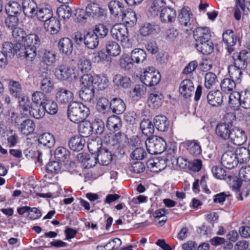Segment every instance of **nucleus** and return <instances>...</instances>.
Masks as SVG:
<instances>
[{"label":"nucleus","instance_id":"obj_20","mask_svg":"<svg viewBox=\"0 0 250 250\" xmlns=\"http://www.w3.org/2000/svg\"><path fill=\"white\" fill-rule=\"evenodd\" d=\"M24 15L29 18H34L37 11L38 6L34 0H24L22 3Z\"/></svg>","mask_w":250,"mask_h":250},{"label":"nucleus","instance_id":"obj_59","mask_svg":"<svg viewBox=\"0 0 250 250\" xmlns=\"http://www.w3.org/2000/svg\"><path fill=\"white\" fill-rule=\"evenodd\" d=\"M241 93L234 92L230 94L229 96V104L231 107L235 108L241 106Z\"/></svg>","mask_w":250,"mask_h":250},{"label":"nucleus","instance_id":"obj_56","mask_svg":"<svg viewBox=\"0 0 250 250\" xmlns=\"http://www.w3.org/2000/svg\"><path fill=\"white\" fill-rule=\"evenodd\" d=\"M19 103L20 108L21 111L24 112L29 113L30 110H31L32 105H31V103L29 99V97L26 95H23L20 99H19Z\"/></svg>","mask_w":250,"mask_h":250},{"label":"nucleus","instance_id":"obj_24","mask_svg":"<svg viewBox=\"0 0 250 250\" xmlns=\"http://www.w3.org/2000/svg\"><path fill=\"white\" fill-rule=\"evenodd\" d=\"M106 126L110 132L115 133L119 131L122 127V120L117 115H112L107 118Z\"/></svg>","mask_w":250,"mask_h":250},{"label":"nucleus","instance_id":"obj_47","mask_svg":"<svg viewBox=\"0 0 250 250\" xmlns=\"http://www.w3.org/2000/svg\"><path fill=\"white\" fill-rule=\"evenodd\" d=\"M158 28V25L155 23L146 22L141 27L139 31L141 35L146 36L153 34Z\"/></svg>","mask_w":250,"mask_h":250},{"label":"nucleus","instance_id":"obj_19","mask_svg":"<svg viewBox=\"0 0 250 250\" xmlns=\"http://www.w3.org/2000/svg\"><path fill=\"white\" fill-rule=\"evenodd\" d=\"M208 103L212 106H220L223 102V93L219 90H212L207 95Z\"/></svg>","mask_w":250,"mask_h":250},{"label":"nucleus","instance_id":"obj_15","mask_svg":"<svg viewBox=\"0 0 250 250\" xmlns=\"http://www.w3.org/2000/svg\"><path fill=\"white\" fill-rule=\"evenodd\" d=\"M164 96L159 91H156V88L150 90L147 103L149 106L153 108H158L161 106Z\"/></svg>","mask_w":250,"mask_h":250},{"label":"nucleus","instance_id":"obj_63","mask_svg":"<svg viewBox=\"0 0 250 250\" xmlns=\"http://www.w3.org/2000/svg\"><path fill=\"white\" fill-rule=\"evenodd\" d=\"M121 18L123 21L128 23L134 24L137 22L136 13L132 10L126 11L125 9Z\"/></svg>","mask_w":250,"mask_h":250},{"label":"nucleus","instance_id":"obj_54","mask_svg":"<svg viewBox=\"0 0 250 250\" xmlns=\"http://www.w3.org/2000/svg\"><path fill=\"white\" fill-rule=\"evenodd\" d=\"M62 164L56 161L49 162L46 166V171L49 174H56L61 172Z\"/></svg>","mask_w":250,"mask_h":250},{"label":"nucleus","instance_id":"obj_29","mask_svg":"<svg viewBox=\"0 0 250 250\" xmlns=\"http://www.w3.org/2000/svg\"><path fill=\"white\" fill-rule=\"evenodd\" d=\"M238 164L247 163L250 159V150L246 147H239L234 149Z\"/></svg>","mask_w":250,"mask_h":250},{"label":"nucleus","instance_id":"obj_14","mask_svg":"<svg viewBox=\"0 0 250 250\" xmlns=\"http://www.w3.org/2000/svg\"><path fill=\"white\" fill-rule=\"evenodd\" d=\"M193 35L196 43H200L204 41L211 40V33L209 27H200L193 31Z\"/></svg>","mask_w":250,"mask_h":250},{"label":"nucleus","instance_id":"obj_61","mask_svg":"<svg viewBox=\"0 0 250 250\" xmlns=\"http://www.w3.org/2000/svg\"><path fill=\"white\" fill-rule=\"evenodd\" d=\"M59 18L64 20L68 19L72 15L71 8L68 5H62L57 10Z\"/></svg>","mask_w":250,"mask_h":250},{"label":"nucleus","instance_id":"obj_55","mask_svg":"<svg viewBox=\"0 0 250 250\" xmlns=\"http://www.w3.org/2000/svg\"><path fill=\"white\" fill-rule=\"evenodd\" d=\"M109 32V29L104 24H98L95 26L93 32L99 38L105 37Z\"/></svg>","mask_w":250,"mask_h":250},{"label":"nucleus","instance_id":"obj_43","mask_svg":"<svg viewBox=\"0 0 250 250\" xmlns=\"http://www.w3.org/2000/svg\"><path fill=\"white\" fill-rule=\"evenodd\" d=\"M55 76L60 80H65L72 75V70L68 67L60 66L55 70Z\"/></svg>","mask_w":250,"mask_h":250},{"label":"nucleus","instance_id":"obj_27","mask_svg":"<svg viewBox=\"0 0 250 250\" xmlns=\"http://www.w3.org/2000/svg\"><path fill=\"white\" fill-rule=\"evenodd\" d=\"M159 15L160 18L163 22L171 23L176 19V12L174 9L166 6L163 8Z\"/></svg>","mask_w":250,"mask_h":250},{"label":"nucleus","instance_id":"obj_37","mask_svg":"<svg viewBox=\"0 0 250 250\" xmlns=\"http://www.w3.org/2000/svg\"><path fill=\"white\" fill-rule=\"evenodd\" d=\"M86 12L88 17L98 18L104 14L103 9L96 3H91L86 7Z\"/></svg>","mask_w":250,"mask_h":250},{"label":"nucleus","instance_id":"obj_33","mask_svg":"<svg viewBox=\"0 0 250 250\" xmlns=\"http://www.w3.org/2000/svg\"><path fill=\"white\" fill-rule=\"evenodd\" d=\"M155 127L160 131H167L169 127V122L167 117L164 115H157L153 120Z\"/></svg>","mask_w":250,"mask_h":250},{"label":"nucleus","instance_id":"obj_35","mask_svg":"<svg viewBox=\"0 0 250 250\" xmlns=\"http://www.w3.org/2000/svg\"><path fill=\"white\" fill-rule=\"evenodd\" d=\"M99 39L93 32H87L85 34L84 45L89 49H95L99 45Z\"/></svg>","mask_w":250,"mask_h":250},{"label":"nucleus","instance_id":"obj_2","mask_svg":"<svg viewBox=\"0 0 250 250\" xmlns=\"http://www.w3.org/2000/svg\"><path fill=\"white\" fill-rule=\"evenodd\" d=\"M235 115L232 112L227 113L224 117V122L218 123L215 127V132L218 138L223 140H229L233 128V122Z\"/></svg>","mask_w":250,"mask_h":250},{"label":"nucleus","instance_id":"obj_34","mask_svg":"<svg viewBox=\"0 0 250 250\" xmlns=\"http://www.w3.org/2000/svg\"><path fill=\"white\" fill-rule=\"evenodd\" d=\"M85 140L79 135L72 137L68 143L69 148L73 151H80L83 149L85 144Z\"/></svg>","mask_w":250,"mask_h":250},{"label":"nucleus","instance_id":"obj_5","mask_svg":"<svg viewBox=\"0 0 250 250\" xmlns=\"http://www.w3.org/2000/svg\"><path fill=\"white\" fill-rule=\"evenodd\" d=\"M145 144L148 152L151 154L162 153L166 150L167 146L165 140L157 136L148 137Z\"/></svg>","mask_w":250,"mask_h":250},{"label":"nucleus","instance_id":"obj_38","mask_svg":"<svg viewBox=\"0 0 250 250\" xmlns=\"http://www.w3.org/2000/svg\"><path fill=\"white\" fill-rule=\"evenodd\" d=\"M95 87H82L79 91L80 98L83 101L90 102L94 97Z\"/></svg>","mask_w":250,"mask_h":250},{"label":"nucleus","instance_id":"obj_26","mask_svg":"<svg viewBox=\"0 0 250 250\" xmlns=\"http://www.w3.org/2000/svg\"><path fill=\"white\" fill-rule=\"evenodd\" d=\"M185 144L188 152L192 156L197 157L201 155V146L197 140L187 141Z\"/></svg>","mask_w":250,"mask_h":250},{"label":"nucleus","instance_id":"obj_18","mask_svg":"<svg viewBox=\"0 0 250 250\" xmlns=\"http://www.w3.org/2000/svg\"><path fill=\"white\" fill-rule=\"evenodd\" d=\"M73 99V93L64 87H59L56 93L57 101L61 104H66Z\"/></svg>","mask_w":250,"mask_h":250},{"label":"nucleus","instance_id":"obj_41","mask_svg":"<svg viewBox=\"0 0 250 250\" xmlns=\"http://www.w3.org/2000/svg\"><path fill=\"white\" fill-rule=\"evenodd\" d=\"M154 125L149 119H143L140 124V128L142 133L146 136L150 137L154 132Z\"/></svg>","mask_w":250,"mask_h":250},{"label":"nucleus","instance_id":"obj_39","mask_svg":"<svg viewBox=\"0 0 250 250\" xmlns=\"http://www.w3.org/2000/svg\"><path fill=\"white\" fill-rule=\"evenodd\" d=\"M195 47L197 50L205 55L210 54L214 49V45L211 40L204 41L199 43H195Z\"/></svg>","mask_w":250,"mask_h":250},{"label":"nucleus","instance_id":"obj_21","mask_svg":"<svg viewBox=\"0 0 250 250\" xmlns=\"http://www.w3.org/2000/svg\"><path fill=\"white\" fill-rule=\"evenodd\" d=\"M246 68H241L240 66L234 64L229 65L228 69L230 77L233 79L237 83H240L242 80L243 70Z\"/></svg>","mask_w":250,"mask_h":250},{"label":"nucleus","instance_id":"obj_23","mask_svg":"<svg viewBox=\"0 0 250 250\" xmlns=\"http://www.w3.org/2000/svg\"><path fill=\"white\" fill-rule=\"evenodd\" d=\"M194 87L192 82L189 79L182 81L179 86V92L185 98L190 97L193 94Z\"/></svg>","mask_w":250,"mask_h":250},{"label":"nucleus","instance_id":"obj_46","mask_svg":"<svg viewBox=\"0 0 250 250\" xmlns=\"http://www.w3.org/2000/svg\"><path fill=\"white\" fill-rule=\"evenodd\" d=\"M5 11L8 15L19 16L21 12V8L19 3L13 1L8 3L5 6Z\"/></svg>","mask_w":250,"mask_h":250},{"label":"nucleus","instance_id":"obj_32","mask_svg":"<svg viewBox=\"0 0 250 250\" xmlns=\"http://www.w3.org/2000/svg\"><path fill=\"white\" fill-rule=\"evenodd\" d=\"M46 30L51 34H56L60 28V22L56 17L53 16L44 22Z\"/></svg>","mask_w":250,"mask_h":250},{"label":"nucleus","instance_id":"obj_44","mask_svg":"<svg viewBox=\"0 0 250 250\" xmlns=\"http://www.w3.org/2000/svg\"><path fill=\"white\" fill-rule=\"evenodd\" d=\"M56 54L53 52L45 50L42 57V62L43 63V65L41 64V66L45 67L52 65L56 61Z\"/></svg>","mask_w":250,"mask_h":250},{"label":"nucleus","instance_id":"obj_51","mask_svg":"<svg viewBox=\"0 0 250 250\" xmlns=\"http://www.w3.org/2000/svg\"><path fill=\"white\" fill-rule=\"evenodd\" d=\"M236 83H237L230 77L224 79L221 82L220 86L222 91L229 92L235 88Z\"/></svg>","mask_w":250,"mask_h":250},{"label":"nucleus","instance_id":"obj_45","mask_svg":"<svg viewBox=\"0 0 250 250\" xmlns=\"http://www.w3.org/2000/svg\"><path fill=\"white\" fill-rule=\"evenodd\" d=\"M39 143L48 148L53 147L55 143L53 136L49 133H44L42 134L39 139Z\"/></svg>","mask_w":250,"mask_h":250},{"label":"nucleus","instance_id":"obj_49","mask_svg":"<svg viewBox=\"0 0 250 250\" xmlns=\"http://www.w3.org/2000/svg\"><path fill=\"white\" fill-rule=\"evenodd\" d=\"M10 92L16 98L20 99L22 95V88L18 82L10 81L9 83Z\"/></svg>","mask_w":250,"mask_h":250},{"label":"nucleus","instance_id":"obj_11","mask_svg":"<svg viewBox=\"0 0 250 250\" xmlns=\"http://www.w3.org/2000/svg\"><path fill=\"white\" fill-rule=\"evenodd\" d=\"M232 58L234 64L240 67L247 68L248 64L250 63V50L244 49L240 52L234 53Z\"/></svg>","mask_w":250,"mask_h":250},{"label":"nucleus","instance_id":"obj_9","mask_svg":"<svg viewBox=\"0 0 250 250\" xmlns=\"http://www.w3.org/2000/svg\"><path fill=\"white\" fill-rule=\"evenodd\" d=\"M111 34L112 38L120 41L122 45L128 47L129 39L128 29L124 25H115L112 28Z\"/></svg>","mask_w":250,"mask_h":250},{"label":"nucleus","instance_id":"obj_28","mask_svg":"<svg viewBox=\"0 0 250 250\" xmlns=\"http://www.w3.org/2000/svg\"><path fill=\"white\" fill-rule=\"evenodd\" d=\"M53 16L52 8L49 5H45L40 8H38L36 13L37 18L45 22L48 19Z\"/></svg>","mask_w":250,"mask_h":250},{"label":"nucleus","instance_id":"obj_10","mask_svg":"<svg viewBox=\"0 0 250 250\" xmlns=\"http://www.w3.org/2000/svg\"><path fill=\"white\" fill-rule=\"evenodd\" d=\"M21 117L18 116L15 119V123L18 126L19 130L22 134L26 136L33 133L35 128V125L33 121L30 119L21 121Z\"/></svg>","mask_w":250,"mask_h":250},{"label":"nucleus","instance_id":"obj_58","mask_svg":"<svg viewBox=\"0 0 250 250\" xmlns=\"http://www.w3.org/2000/svg\"><path fill=\"white\" fill-rule=\"evenodd\" d=\"M45 113L43 105L33 104L29 114L34 118L39 119L44 116Z\"/></svg>","mask_w":250,"mask_h":250},{"label":"nucleus","instance_id":"obj_52","mask_svg":"<svg viewBox=\"0 0 250 250\" xmlns=\"http://www.w3.org/2000/svg\"><path fill=\"white\" fill-rule=\"evenodd\" d=\"M79 132L83 138L89 137L92 133L91 124L89 122H83L79 126Z\"/></svg>","mask_w":250,"mask_h":250},{"label":"nucleus","instance_id":"obj_4","mask_svg":"<svg viewBox=\"0 0 250 250\" xmlns=\"http://www.w3.org/2000/svg\"><path fill=\"white\" fill-rule=\"evenodd\" d=\"M22 43H15V54L19 57L32 62L37 55L36 50L40 44L35 45V42L31 44H22Z\"/></svg>","mask_w":250,"mask_h":250},{"label":"nucleus","instance_id":"obj_8","mask_svg":"<svg viewBox=\"0 0 250 250\" xmlns=\"http://www.w3.org/2000/svg\"><path fill=\"white\" fill-rule=\"evenodd\" d=\"M161 78V76L159 72L153 67L146 68L140 77L141 81L147 86H153L158 84Z\"/></svg>","mask_w":250,"mask_h":250},{"label":"nucleus","instance_id":"obj_30","mask_svg":"<svg viewBox=\"0 0 250 250\" xmlns=\"http://www.w3.org/2000/svg\"><path fill=\"white\" fill-rule=\"evenodd\" d=\"M108 7L110 13L118 17H121L126 9L123 3L118 0L110 1Z\"/></svg>","mask_w":250,"mask_h":250},{"label":"nucleus","instance_id":"obj_16","mask_svg":"<svg viewBox=\"0 0 250 250\" xmlns=\"http://www.w3.org/2000/svg\"><path fill=\"white\" fill-rule=\"evenodd\" d=\"M78 159L81 161L85 168H90L94 167L98 162L96 154L91 152L87 153H80L77 156Z\"/></svg>","mask_w":250,"mask_h":250},{"label":"nucleus","instance_id":"obj_53","mask_svg":"<svg viewBox=\"0 0 250 250\" xmlns=\"http://www.w3.org/2000/svg\"><path fill=\"white\" fill-rule=\"evenodd\" d=\"M245 0H235L234 17L237 21L241 19L242 12L246 9Z\"/></svg>","mask_w":250,"mask_h":250},{"label":"nucleus","instance_id":"obj_60","mask_svg":"<svg viewBox=\"0 0 250 250\" xmlns=\"http://www.w3.org/2000/svg\"><path fill=\"white\" fill-rule=\"evenodd\" d=\"M91 124L92 131L96 135L102 134L104 130V122L101 119H95Z\"/></svg>","mask_w":250,"mask_h":250},{"label":"nucleus","instance_id":"obj_12","mask_svg":"<svg viewBox=\"0 0 250 250\" xmlns=\"http://www.w3.org/2000/svg\"><path fill=\"white\" fill-rule=\"evenodd\" d=\"M178 19L181 25L186 27H190L194 22L193 15L188 6H185L181 10L178 15Z\"/></svg>","mask_w":250,"mask_h":250},{"label":"nucleus","instance_id":"obj_62","mask_svg":"<svg viewBox=\"0 0 250 250\" xmlns=\"http://www.w3.org/2000/svg\"><path fill=\"white\" fill-rule=\"evenodd\" d=\"M82 87H95V77L90 74H85L82 76L80 79Z\"/></svg>","mask_w":250,"mask_h":250},{"label":"nucleus","instance_id":"obj_17","mask_svg":"<svg viewBox=\"0 0 250 250\" xmlns=\"http://www.w3.org/2000/svg\"><path fill=\"white\" fill-rule=\"evenodd\" d=\"M223 41L227 46V50L229 53L234 50L233 46L236 44L237 37L232 30L228 29L222 35Z\"/></svg>","mask_w":250,"mask_h":250},{"label":"nucleus","instance_id":"obj_13","mask_svg":"<svg viewBox=\"0 0 250 250\" xmlns=\"http://www.w3.org/2000/svg\"><path fill=\"white\" fill-rule=\"evenodd\" d=\"M229 140L233 144L240 146L247 141V137L244 130L239 127L233 126L231 137H230Z\"/></svg>","mask_w":250,"mask_h":250},{"label":"nucleus","instance_id":"obj_22","mask_svg":"<svg viewBox=\"0 0 250 250\" xmlns=\"http://www.w3.org/2000/svg\"><path fill=\"white\" fill-rule=\"evenodd\" d=\"M97 154L98 162L103 166L108 165L113 159V155L111 151L108 149L98 147Z\"/></svg>","mask_w":250,"mask_h":250},{"label":"nucleus","instance_id":"obj_42","mask_svg":"<svg viewBox=\"0 0 250 250\" xmlns=\"http://www.w3.org/2000/svg\"><path fill=\"white\" fill-rule=\"evenodd\" d=\"M106 52L110 56H118L121 51L119 44L113 41H108L105 45Z\"/></svg>","mask_w":250,"mask_h":250},{"label":"nucleus","instance_id":"obj_64","mask_svg":"<svg viewBox=\"0 0 250 250\" xmlns=\"http://www.w3.org/2000/svg\"><path fill=\"white\" fill-rule=\"evenodd\" d=\"M78 68L83 72H87L91 69V62L85 57L81 58L78 63Z\"/></svg>","mask_w":250,"mask_h":250},{"label":"nucleus","instance_id":"obj_57","mask_svg":"<svg viewBox=\"0 0 250 250\" xmlns=\"http://www.w3.org/2000/svg\"><path fill=\"white\" fill-rule=\"evenodd\" d=\"M47 99L44 93L36 91L32 95V101L34 105H43Z\"/></svg>","mask_w":250,"mask_h":250},{"label":"nucleus","instance_id":"obj_40","mask_svg":"<svg viewBox=\"0 0 250 250\" xmlns=\"http://www.w3.org/2000/svg\"><path fill=\"white\" fill-rule=\"evenodd\" d=\"M130 57L131 61L134 62L139 63L146 60L147 54L144 49L135 48L131 51Z\"/></svg>","mask_w":250,"mask_h":250},{"label":"nucleus","instance_id":"obj_6","mask_svg":"<svg viewBox=\"0 0 250 250\" xmlns=\"http://www.w3.org/2000/svg\"><path fill=\"white\" fill-rule=\"evenodd\" d=\"M224 148L226 149V151L222 156L221 164L227 168H234L238 164L234 151L235 148L228 143L224 145Z\"/></svg>","mask_w":250,"mask_h":250},{"label":"nucleus","instance_id":"obj_7","mask_svg":"<svg viewBox=\"0 0 250 250\" xmlns=\"http://www.w3.org/2000/svg\"><path fill=\"white\" fill-rule=\"evenodd\" d=\"M38 74L41 90L43 93L51 92L54 89V84L49 76L48 67H40Z\"/></svg>","mask_w":250,"mask_h":250},{"label":"nucleus","instance_id":"obj_1","mask_svg":"<svg viewBox=\"0 0 250 250\" xmlns=\"http://www.w3.org/2000/svg\"><path fill=\"white\" fill-rule=\"evenodd\" d=\"M89 114V108L81 102H74L68 105L67 117L74 123L79 124L83 122Z\"/></svg>","mask_w":250,"mask_h":250},{"label":"nucleus","instance_id":"obj_25","mask_svg":"<svg viewBox=\"0 0 250 250\" xmlns=\"http://www.w3.org/2000/svg\"><path fill=\"white\" fill-rule=\"evenodd\" d=\"M58 49L60 52L69 55L71 54L73 49V43L68 38H63L58 42Z\"/></svg>","mask_w":250,"mask_h":250},{"label":"nucleus","instance_id":"obj_31","mask_svg":"<svg viewBox=\"0 0 250 250\" xmlns=\"http://www.w3.org/2000/svg\"><path fill=\"white\" fill-rule=\"evenodd\" d=\"M109 108L112 112L116 114L123 113L125 110L126 105L123 100L119 98H114L111 100Z\"/></svg>","mask_w":250,"mask_h":250},{"label":"nucleus","instance_id":"obj_3","mask_svg":"<svg viewBox=\"0 0 250 250\" xmlns=\"http://www.w3.org/2000/svg\"><path fill=\"white\" fill-rule=\"evenodd\" d=\"M12 35L14 40L18 43H22L23 44H31L35 42V45L41 44L39 36L34 33H29L22 28L18 27L12 30Z\"/></svg>","mask_w":250,"mask_h":250},{"label":"nucleus","instance_id":"obj_50","mask_svg":"<svg viewBox=\"0 0 250 250\" xmlns=\"http://www.w3.org/2000/svg\"><path fill=\"white\" fill-rule=\"evenodd\" d=\"M148 167L153 172L160 171L166 167V163L162 159L151 160L148 161Z\"/></svg>","mask_w":250,"mask_h":250},{"label":"nucleus","instance_id":"obj_48","mask_svg":"<svg viewBox=\"0 0 250 250\" xmlns=\"http://www.w3.org/2000/svg\"><path fill=\"white\" fill-rule=\"evenodd\" d=\"M55 158L59 161L65 162L68 161L70 157L69 150L64 147H57L54 153Z\"/></svg>","mask_w":250,"mask_h":250},{"label":"nucleus","instance_id":"obj_36","mask_svg":"<svg viewBox=\"0 0 250 250\" xmlns=\"http://www.w3.org/2000/svg\"><path fill=\"white\" fill-rule=\"evenodd\" d=\"M166 4L164 0H154L149 8V13L154 17L158 16L162 12L163 8L166 7Z\"/></svg>","mask_w":250,"mask_h":250}]
</instances>
